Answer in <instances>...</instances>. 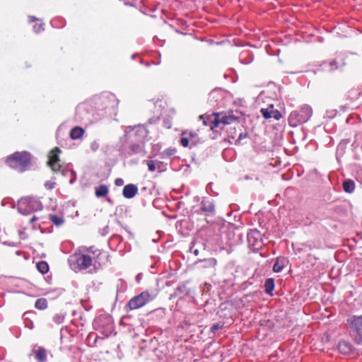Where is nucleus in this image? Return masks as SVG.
Returning a JSON list of instances; mask_svg holds the SVG:
<instances>
[{"instance_id":"obj_1","label":"nucleus","mask_w":362,"mask_h":362,"mask_svg":"<svg viewBox=\"0 0 362 362\" xmlns=\"http://www.w3.org/2000/svg\"><path fill=\"white\" fill-rule=\"evenodd\" d=\"M109 102L108 97L105 95L95 98L94 100V104L95 105V109H97L98 111V116H95L93 113L92 117H90L89 112H87L88 107H90L91 105L88 103L81 104L76 107V116L80 120L88 122L97 120L105 115V110L109 107Z\"/></svg>"},{"instance_id":"obj_2","label":"nucleus","mask_w":362,"mask_h":362,"mask_svg":"<svg viewBox=\"0 0 362 362\" xmlns=\"http://www.w3.org/2000/svg\"><path fill=\"white\" fill-rule=\"evenodd\" d=\"M200 119L206 126H209L211 130L216 131V129L221 125L223 127L227 124H231L238 122V117L232 112H223L214 114L209 116H200Z\"/></svg>"},{"instance_id":"obj_3","label":"nucleus","mask_w":362,"mask_h":362,"mask_svg":"<svg viewBox=\"0 0 362 362\" xmlns=\"http://www.w3.org/2000/svg\"><path fill=\"white\" fill-rule=\"evenodd\" d=\"M30 155L27 152H16L6 159L7 164L12 168L23 172L28 166Z\"/></svg>"},{"instance_id":"obj_4","label":"nucleus","mask_w":362,"mask_h":362,"mask_svg":"<svg viewBox=\"0 0 362 362\" xmlns=\"http://www.w3.org/2000/svg\"><path fill=\"white\" fill-rule=\"evenodd\" d=\"M312 115L313 110L311 107L305 105L299 110L291 112L288 117V124L291 127H296L308 121Z\"/></svg>"},{"instance_id":"obj_5","label":"nucleus","mask_w":362,"mask_h":362,"mask_svg":"<svg viewBox=\"0 0 362 362\" xmlns=\"http://www.w3.org/2000/svg\"><path fill=\"white\" fill-rule=\"evenodd\" d=\"M42 209V204L37 197H25L21 198L18 202V211L23 215H27Z\"/></svg>"},{"instance_id":"obj_6","label":"nucleus","mask_w":362,"mask_h":362,"mask_svg":"<svg viewBox=\"0 0 362 362\" xmlns=\"http://www.w3.org/2000/svg\"><path fill=\"white\" fill-rule=\"evenodd\" d=\"M346 322L350 335L354 341L358 344H362V315H351L347 318Z\"/></svg>"},{"instance_id":"obj_7","label":"nucleus","mask_w":362,"mask_h":362,"mask_svg":"<svg viewBox=\"0 0 362 362\" xmlns=\"http://www.w3.org/2000/svg\"><path fill=\"white\" fill-rule=\"evenodd\" d=\"M148 131L142 125L128 127L125 131V136L128 142H144Z\"/></svg>"},{"instance_id":"obj_8","label":"nucleus","mask_w":362,"mask_h":362,"mask_svg":"<svg viewBox=\"0 0 362 362\" xmlns=\"http://www.w3.org/2000/svg\"><path fill=\"white\" fill-rule=\"evenodd\" d=\"M69 262L74 269L83 270L91 265L92 259L87 255L74 254L70 257Z\"/></svg>"},{"instance_id":"obj_9","label":"nucleus","mask_w":362,"mask_h":362,"mask_svg":"<svg viewBox=\"0 0 362 362\" xmlns=\"http://www.w3.org/2000/svg\"><path fill=\"white\" fill-rule=\"evenodd\" d=\"M151 299L152 297L150 293L147 291H144L131 298L127 306L130 310H136L145 305Z\"/></svg>"},{"instance_id":"obj_10","label":"nucleus","mask_w":362,"mask_h":362,"mask_svg":"<svg viewBox=\"0 0 362 362\" xmlns=\"http://www.w3.org/2000/svg\"><path fill=\"white\" fill-rule=\"evenodd\" d=\"M95 326L98 327L105 338L108 337L113 332V324L110 317H99L95 322Z\"/></svg>"},{"instance_id":"obj_11","label":"nucleus","mask_w":362,"mask_h":362,"mask_svg":"<svg viewBox=\"0 0 362 362\" xmlns=\"http://www.w3.org/2000/svg\"><path fill=\"white\" fill-rule=\"evenodd\" d=\"M61 152V150L55 147L51 152L49 156L48 165L50 166L52 170L55 172H62L63 175H65L66 173H68L67 170H65L62 168V166L59 163V159L58 157V153Z\"/></svg>"},{"instance_id":"obj_12","label":"nucleus","mask_w":362,"mask_h":362,"mask_svg":"<svg viewBox=\"0 0 362 362\" xmlns=\"http://www.w3.org/2000/svg\"><path fill=\"white\" fill-rule=\"evenodd\" d=\"M199 141V139L197 133L191 131L183 132L180 140V143L182 146L189 148L196 146Z\"/></svg>"},{"instance_id":"obj_13","label":"nucleus","mask_w":362,"mask_h":362,"mask_svg":"<svg viewBox=\"0 0 362 362\" xmlns=\"http://www.w3.org/2000/svg\"><path fill=\"white\" fill-rule=\"evenodd\" d=\"M247 242L254 250H258L262 247V240L260 233L257 230H250L247 233Z\"/></svg>"},{"instance_id":"obj_14","label":"nucleus","mask_w":362,"mask_h":362,"mask_svg":"<svg viewBox=\"0 0 362 362\" xmlns=\"http://www.w3.org/2000/svg\"><path fill=\"white\" fill-rule=\"evenodd\" d=\"M127 153L129 156L140 155L144 156V142H129Z\"/></svg>"},{"instance_id":"obj_15","label":"nucleus","mask_w":362,"mask_h":362,"mask_svg":"<svg viewBox=\"0 0 362 362\" xmlns=\"http://www.w3.org/2000/svg\"><path fill=\"white\" fill-rule=\"evenodd\" d=\"M260 112L265 119L274 118L279 120L281 118V114L278 110H275L273 105H269L266 108H262Z\"/></svg>"},{"instance_id":"obj_16","label":"nucleus","mask_w":362,"mask_h":362,"mask_svg":"<svg viewBox=\"0 0 362 362\" xmlns=\"http://www.w3.org/2000/svg\"><path fill=\"white\" fill-rule=\"evenodd\" d=\"M138 193V187L136 185L128 184L122 190V195L127 199L133 198Z\"/></svg>"},{"instance_id":"obj_17","label":"nucleus","mask_w":362,"mask_h":362,"mask_svg":"<svg viewBox=\"0 0 362 362\" xmlns=\"http://www.w3.org/2000/svg\"><path fill=\"white\" fill-rule=\"evenodd\" d=\"M33 353L38 362H47V350L45 348L37 346L33 349Z\"/></svg>"},{"instance_id":"obj_18","label":"nucleus","mask_w":362,"mask_h":362,"mask_svg":"<svg viewBox=\"0 0 362 362\" xmlns=\"http://www.w3.org/2000/svg\"><path fill=\"white\" fill-rule=\"evenodd\" d=\"M197 263L199 264V267L201 269H207V268L215 269V267L216 266V264H217V261L215 258H209V259L199 260Z\"/></svg>"},{"instance_id":"obj_19","label":"nucleus","mask_w":362,"mask_h":362,"mask_svg":"<svg viewBox=\"0 0 362 362\" xmlns=\"http://www.w3.org/2000/svg\"><path fill=\"white\" fill-rule=\"evenodd\" d=\"M337 348L339 351L343 354H348L351 353L352 350L351 344L346 341H340Z\"/></svg>"},{"instance_id":"obj_20","label":"nucleus","mask_w":362,"mask_h":362,"mask_svg":"<svg viewBox=\"0 0 362 362\" xmlns=\"http://www.w3.org/2000/svg\"><path fill=\"white\" fill-rule=\"evenodd\" d=\"M286 260L284 257H277L273 266V271L274 272H281L286 266Z\"/></svg>"},{"instance_id":"obj_21","label":"nucleus","mask_w":362,"mask_h":362,"mask_svg":"<svg viewBox=\"0 0 362 362\" xmlns=\"http://www.w3.org/2000/svg\"><path fill=\"white\" fill-rule=\"evenodd\" d=\"M342 186L344 191L349 194L354 192L356 187L355 182L350 179L344 180Z\"/></svg>"},{"instance_id":"obj_22","label":"nucleus","mask_w":362,"mask_h":362,"mask_svg":"<svg viewBox=\"0 0 362 362\" xmlns=\"http://www.w3.org/2000/svg\"><path fill=\"white\" fill-rule=\"evenodd\" d=\"M202 205V210L205 212H213L214 211V204L212 202L207 200V199H203L201 202Z\"/></svg>"},{"instance_id":"obj_23","label":"nucleus","mask_w":362,"mask_h":362,"mask_svg":"<svg viewBox=\"0 0 362 362\" xmlns=\"http://www.w3.org/2000/svg\"><path fill=\"white\" fill-rule=\"evenodd\" d=\"M109 189L105 185H100L95 187V194L97 197H103L107 194Z\"/></svg>"},{"instance_id":"obj_24","label":"nucleus","mask_w":362,"mask_h":362,"mask_svg":"<svg viewBox=\"0 0 362 362\" xmlns=\"http://www.w3.org/2000/svg\"><path fill=\"white\" fill-rule=\"evenodd\" d=\"M84 133V131L82 128L79 127H74L70 132V137L75 140L80 139Z\"/></svg>"},{"instance_id":"obj_25","label":"nucleus","mask_w":362,"mask_h":362,"mask_svg":"<svg viewBox=\"0 0 362 362\" xmlns=\"http://www.w3.org/2000/svg\"><path fill=\"white\" fill-rule=\"evenodd\" d=\"M33 314L34 313L32 312H27L23 315L25 326L30 329H32L34 327L33 322L30 319V317L33 315Z\"/></svg>"},{"instance_id":"obj_26","label":"nucleus","mask_w":362,"mask_h":362,"mask_svg":"<svg viewBox=\"0 0 362 362\" xmlns=\"http://www.w3.org/2000/svg\"><path fill=\"white\" fill-rule=\"evenodd\" d=\"M274 288V281L273 279H267L264 283V291L267 294L272 295Z\"/></svg>"},{"instance_id":"obj_27","label":"nucleus","mask_w":362,"mask_h":362,"mask_svg":"<svg viewBox=\"0 0 362 362\" xmlns=\"http://www.w3.org/2000/svg\"><path fill=\"white\" fill-rule=\"evenodd\" d=\"M35 307L38 310H45L47 308V302L45 298H39L35 301Z\"/></svg>"},{"instance_id":"obj_28","label":"nucleus","mask_w":362,"mask_h":362,"mask_svg":"<svg viewBox=\"0 0 362 362\" xmlns=\"http://www.w3.org/2000/svg\"><path fill=\"white\" fill-rule=\"evenodd\" d=\"M175 153H176V148L174 147H170V148L165 149L161 153L160 155H161L162 158H168V157H170V156H173Z\"/></svg>"},{"instance_id":"obj_29","label":"nucleus","mask_w":362,"mask_h":362,"mask_svg":"<svg viewBox=\"0 0 362 362\" xmlns=\"http://www.w3.org/2000/svg\"><path fill=\"white\" fill-rule=\"evenodd\" d=\"M37 270L42 274H46L49 270V266L47 262L41 261L37 264Z\"/></svg>"},{"instance_id":"obj_30","label":"nucleus","mask_w":362,"mask_h":362,"mask_svg":"<svg viewBox=\"0 0 362 362\" xmlns=\"http://www.w3.org/2000/svg\"><path fill=\"white\" fill-rule=\"evenodd\" d=\"M49 220L56 226H61L64 223V219L56 215H50Z\"/></svg>"},{"instance_id":"obj_31","label":"nucleus","mask_w":362,"mask_h":362,"mask_svg":"<svg viewBox=\"0 0 362 362\" xmlns=\"http://www.w3.org/2000/svg\"><path fill=\"white\" fill-rule=\"evenodd\" d=\"M52 27L54 28H62L64 25L63 20L61 18H54L50 21Z\"/></svg>"},{"instance_id":"obj_32","label":"nucleus","mask_w":362,"mask_h":362,"mask_svg":"<svg viewBox=\"0 0 362 362\" xmlns=\"http://www.w3.org/2000/svg\"><path fill=\"white\" fill-rule=\"evenodd\" d=\"M247 137V133H240L238 137V139L235 141V144L240 145L242 144V140L246 139Z\"/></svg>"},{"instance_id":"obj_33","label":"nucleus","mask_w":362,"mask_h":362,"mask_svg":"<svg viewBox=\"0 0 362 362\" xmlns=\"http://www.w3.org/2000/svg\"><path fill=\"white\" fill-rule=\"evenodd\" d=\"M43 30H44V24H42V23L36 24L33 26V30L36 33H38L42 31Z\"/></svg>"},{"instance_id":"obj_34","label":"nucleus","mask_w":362,"mask_h":362,"mask_svg":"<svg viewBox=\"0 0 362 362\" xmlns=\"http://www.w3.org/2000/svg\"><path fill=\"white\" fill-rule=\"evenodd\" d=\"M147 165L149 171L153 172L156 170V165L153 160L148 161Z\"/></svg>"},{"instance_id":"obj_35","label":"nucleus","mask_w":362,"mask_h":362,"mask_svg":"<svg viewBox=\"0 0 362 362\" xmlns=\"http://www.w3.org/2000/svg\"><path fill=\"white\" fill-rule=\"evenodd\" d=\"M55 182H52V181H47L45 183V188H47V189H52L54 187H55Z\"/></svg>"},{"instance_id":"obj_36","label":"nucleus","mask_w":362,"mask_h":362,"mask_svg":"<svg viewBox=\"0 0 362 362\" xmlns=\"http://www.w3.org/2000/svg\"><path fill=\"white\" fill-rule=\"evenodd\" d=\"M124 180L122 178H117L115 180V185L117 187L122 186L124 185Z\"/></svg>"},{"instance_id":"obj_37","label":"nucleus","mask_w":362,"mask_h":362,"mask_svg":"<svg viewBox=\"0 0 362 362\" xmlns=\"http://www.w3.org/2000/svg\"><path fill=\"white\" fill-rule=\"evenodd\" d=\"M221 327H222L221 325H220L219 323H216L212 325V327H211V330L212 332H216V330L221 329Z\"/></svg>"},{"instance_id":"obj_38","label":"nucleus","mask_w":362,"mask_h":362,"mask_svg":"<svg viewBox=\"0 0 362 362\" xmlns=\"http://www.w3.org/2000/svg\"><path fill=\"white\" fill-rule=\"evenodd\" d=\"M336 63H337L336 60H333L332 62H330L329 66H330L331 70H334L337 68L336 66Z\"/></svg>"},{"instance_id":"obj_39","label":"nucleus","mask_w":362,"mask_h":362,"mask_svg":"<svg viewBox=\"0 0 362 362\" xmlns=\"http://www.w3.org/2000/svg\"><path fill=\"white\" fill-rule=\"evenodd\" d=\"M36 220V217L35 216H33L31 219H30V223H33Z\"/></svg>"},{"instance_id":"obj_40","label":"nucleus","mask_w":362,"mask_h":362,"mask_svg":"<svg viewBox=\"0 0 362 362\" xmlns=\"http://www.w3.org/2000/svg\"><path fill=\"white\" fill-rule=\"evenodd\" d=\"M193 252L195 255H197L199 254V251L197 249L194 250Z\"/></svg>"},{"instance_id":"obj_41","label":"nucleus","mask_w":362,"mask_h":362,"mask_svg":"<svg viewBox=\"0 0 362 362\" xmlns=\"http://www.w3.org/2000/svg\"><path fill=\"white\" fill-rule=\"evenodd\" d=\"M30 19H32V21L36 20V18L35 17H33V16L30 17Z\"/></svg>"},{"instance_id":"obj_42","label":"nucleus","mask_w":362,"mask_h":362,"mask_svg":"<svg viewBox=\"0 0 362 362\" xmlns=\"http://www.w3.org/2000/svg\"><path fill=\"white\" fill-rule=\"evenodd\" d=\"M74 180H75V178L71 179V180H70V182H70L71 184H72V183L74 182Z\"/></svg>"}]
</instances>
